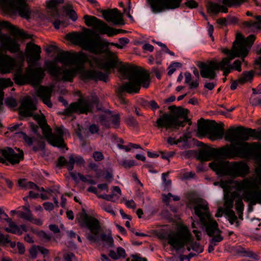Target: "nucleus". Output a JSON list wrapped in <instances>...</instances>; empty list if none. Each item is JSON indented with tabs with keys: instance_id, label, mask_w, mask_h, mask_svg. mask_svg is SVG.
I'll use <instances>...</instances> for the list:
<instances>
[{
	"instance_id": "obj_31",
	"label": "nucleus",
	"mask_w": 261,
	"mask_h": 261,
	"mask_svg": "<svg viewBox=\"0 0 261 261\" xmlns=\"http://www.w3.org/2000/svg\"><path fill=\"white\" fill-rule=\"evenodd\" d=\"M256 39V37L255 35H250L248 36L245 39H238V37H237V39L236 40V42L238 43L239 44H241L244 49H245L244 51H246V56L248 55V53L249 52V49H250L251 47L254 43V42Z\"/></svg>"
},
{
	"instance_id": "obj_15",
	"label": "nucleus",
	"mask_w": 261,
	"mask_h": 261,
	"mask_svg": "<svg viewBox=\"0 0 261 261\" xmlns=\"http://www.w3.org/2000/svg\"><path fill=\"white\" fill-rule=\"evenodd\" d=\"M168 109L172 112L171 116L175 121V124L178 128L184 126L185 123L188 122H190L189 124H191V122L188 116L189 113L188 109L181 107H176L174 105L169 106Z\"/></svg>"
},
{
	"instance_id": "obj_38",
	"label": "nucleus",
	"mask_w": 261,
	"mask_h": 261,
	"mask_svg": "<svg viewBox=\"0 0 261 261\" xmlns=\"http://www.w3.org/2000/svg\"><path fill=\"white\" fill-rule=\"evenodd\" d=\"M242 24L244 28L248 32H254L261 29V25H259V23L252 20L243 21Z\"/></svg>"
},
{
	"instance_id": "obj_22",
	"label": "nucleus",
	"mask_w": 261,
	"mask_h": 261,
	"mask_svg": "<svg viewBox=\"0 0 261 261\" xmlns=\"http://www.w3.org/2000/svg\"><path fill=\"white\" fill-rule=\"evenodd\" d=\"M16 65L15 59L10 56L4 54L0 55V72L2 74L10 73Z\"/></svg>"
},
{
	"instance_id": "obj_49",
	"label": "nucleus",
	"mask_w": 261,
	"mask_h": 261,
	"mask_svg": "<svg viewBox=\"0 0 261 261\" xmlns=\"http://www.w3.org/2000/svg\"><path fill=\"white\" fill-rule=\"evenodd\" d=\"M236 209L238 214H243L244 211V204L241 198H239L236 200Z\"/></svg>"
},
{
	"instance_id": "obj_2",
	"label": "nucleus",
	"mask_w": 261,
	"mask_h": 261,
	"mask_svg": "<svg viewBox=\"0 0 261 261\" xmlns=\"http://www.w3.org/2000/svg\"><path fill=\"white\" fill-rule=\"evenodd\" d=\"M66 38L79 45L83 49L90 53L95 54L103 53L106 54L107 61L100 65V68L107 71L106 73L94 70H88L83 73V76L86 80L107 82L109 74V71L111 69L116 68L118 64V58L115 53L108 49L104 50V48L108 46V43L101 41L97 35L92 39L88 36L86 33L80 32L68 33L66 35Z\"/></svg>"
},
{
	"instance_id": "obj_54",
	"label": "nucleus",
	"mask_w": 261,
	"mask_h": 261,
	"mask_svg": "<svg viewBox=\"0 0 261 261\" xmlns=\"http://www.w3.org/2000/svg\"><path fill=\"white\" fill-rule=\"evenodd\" d=\"M101 208H102V210H103V211L108 213L111 214L112 215L115 216V211L110 204L106 203L103 204L101 205Z\"/></svg>"
},
{
	"instance_id": "obj_32",
	"label": "nucleus",
	"mask_w": 261,
	"mask_h": 261,
	"mask_svg": "<svg viewBox=\"0 0 261 261\" xmlns=\"http://www.w3.org/2000/svg\"><path fill=\"white\" fill-rule=\"evenodd\" d=\"M73 53L68 51H62L57 57L59 62L65 65H72Z\"/></svg>"
},
{
	"instance_id": "obj_34",
	"label": "nucleus",
	"mask_w": 261,
	"mask_h": 261,
	"mask_svg": "<svg viewBox=\"0 0 261 261\" xmlns=\"http://www.w3.org/2000/svg\"><path fill=\"white\" fill-rule=\"evenodd\" d=\"M76 163L77 165H84L85 161L81 156L71 154L69 156V161L67 162V169L69 171H72L74 168V164Z\"/></svg>"
},
{
	"instance_id": "obj_20",
	"label": "nucleus",
	"mask_w": 261,
	"mask_h": 261,
	"mask_svg": "<svg viewBox=\"0 0 261 261\" xmlns=\"http://www.w3.org/2000/svg\"><path fill=\"white\" fill-rule=\"evenodd\" d=\"M85 24L89 27H92L100 34H104L107 24L96 17L85 15L83 17Z\"/></svg>"
},
{
	"instance_id": "obj_10",
	"label": "nucleus",
	"mask_w": 261,
	"mask_h": 261,
	"mask_svg": "<svg viewBox=\"0 0 261 261\" xmlns=\"http://www.w3.org/2000/svg\"><path fill=\"white\" fill-rule=\"evenodd\" d=\"M258 143L261 145V143ZM260 151L261 152V150L257 152V157L250 159H260V163H259L257 167L256 168L255 170L257 176L256 178L250 177L244 179L238 185L239 189L244 190H255L258 189L259 186L261 185V154H259Z\"/></svg>"
},
{
	"instance_id": "obj_64",
	"label": "nucleus",
	"mask_w": 261,
	"mask_h": 261,
	"mask_svg": "<svg viewBox=\"0 0 261 261\" xmlns=\"http://www.w3.org/2000/svg\"><path fill=\"white\" fill-rule=\"evenodd\" d=\"M213 237L210 240V242L213 244H217V243L221 242L223 240V237L220 234L213 236Z\"/></svg>"
},
{
	"instance_id": "obj_51",
	"label": "nucleus",
	"mask_w": 261,
	"mask_h": 261,
	"mask_svg": "<svg viewBox=\"0 0 261 261\" xmlns=\"http://www.w3.org/2000/svg\"><path fill=\"white\" fill-rule=\"evenodd\" d=\"M19 218H22L26 220H31L32 215L31 212H24L22 211H18L17 212Z\"/></svg>"
},
{
	"instance_id": "obj_14",
	"label": "nucleus",
	"mask_w": 261,
	"mask_h": 261,
	"mask_svg": "<svg viewBox=\"0 0 261 261\" xmlns=\"http://www.w3.org/2000/svg\"><path fill=\"white\" fill-rule=\"evenodd\" d=\"M93 106L88 101L80 99L78 102H72L69 106L64 110L63 114L70 116L73 113L87 114L92 112Z\"/></svg>"
},
{
	"instance_id": "obj_6",
	"label": "nucleus",
	"mask_w": 261,
	"mask_h": 261,
	"mask_svg": "<svg viewBox=\"0 0 261 261\" xmlns=\"http://www.w3.org/2000/svg\"><path fill=\"white\" fill-rule=\"evenodd\" d=\"M190 201L195 204L193 207L195 214L199 218L200 222L205 228L207 235L212 237L216 232L220 233L221 231L218 228V223L211 217L207 201L201 198H194Z\"/></svg>"
},
{
	"instance_id": "obj_57",
	"label": "nucleus",
	"mask_w": 261,
	"mask_h": 261,
	"mask_svg": "<svg viewBox=\"0 0 261 261\" xmlns=\"http://www.w3.org/2000/svg\"><path fill=\"white\" fill-rule=\"evenodd\" d=\"M236 252L240 254L243 256H247L249 257H252L254 254L252 252H247L245 250L244 248H238L236 249Z\"/></svg>"
},
{
	"instance_id": "obj_23",
	"label": "nucleus",
	"mask_w": 261,
	"mask_h": 261,
	"mask_svg": "<svg viewBox=\"0 0 261 261\" xmlns=\"http://www.w3.org/2000/svg\"><path fill=\"white\" fill-rule=\"evenodd\" d=\"M155 123L154 126L158 128H165L168 129L172 128H178L175 124V121L173 119L171 114L168 113H164L162 115H161L159 118L157 119Z\"/></svg>"
},
{
	"instance_id": "obj_62",
	"label": "nucleus",
	"mask_w": 261,
	"mask_h": 261,
	"mask_svg": "<svg viewBox=\"0 0 261 261\" xmlns=\"http://www.w3.org/2000/svg\"><path fill=\"white\" fill-rule=\"evenodd\" d=\"M151 71L154 73L158 79H160L161 78V74L163 72L162 68L160 69L158 67H153L152 68Z\"/></svg>"
},
{
	"instance_id": "obj_4",
	"label": "nucleus",
	"mask_w": 261,
	"mask_h": 261,
	"mask_svg": "<svg viewBox=\"0 0 261 261\" xmlns=\"http://www.w3.org/2000/svg\"><path fill=\"white\" fill-rule=\"evenodd\" d=\"M119 70L126 76L129 81L118 88L119 92L138 93L141 86L146 89L149 87L150 79L149 74L146 70L138 67L129 65H122Z\"/></svg>"
},
{
	"instance_id": "obj_21",
	"label": "nucleus",
	"mask_w": 261,
	"mask_h": 261,
	"mask_svg": "<svg viewBox=\"0 0 261 261\" xmlns=\"http://www.w3.org/2000/svg\"><path fill=\"white\" fill-rule=\"evenodd\" d=\"M18 150L19 152L17 153L12 148L6 147L2 149L1 154L6 162L8 161L10 164L14 165L19 163L21 160L23 159V152L19 149Z\"/></svg>"
},
{
	"instance_id": "obj_7",
	"label": "nucleus",
	"mask_w": 261,
	"mask_h": 261,
	"mask_svg": "<svg viewBox=\"0 0 261 261\" xmlns=\"http://www.w3.org/2000/svg\"><path fill=\"white\" fill-rule=\"evenodd\" d=\"M198 132L203 135L208 134L212 140L221 139L224 135V124L201 118L198 121Z\"/></svg>"
},
{
	"instance_id": "obj_35",
	"label": "nucleus",
	"mask_w": 261,
	"mask_h": 261,
	"mask_svg": "<svg viewBox=\"0 0 261 261\" xmlns=\"http://www.w3.org/2000/svg\"><path fill=\"white\" fill-rule=\"evenodd\" d=\"M15 8L19 12V15L24 18H28L30 15V12L27 3H15Z\"/></svg>"
},
{
	"instance_id": "obj_36",
	"label": "nucleus",
	"mask_w": 261,
	"mask_h": 261,
	"mask_svg": "<svg viewBox=\"0 0 261 261\" xmlns=\"http://www.w3.org/2000/svg\"><path fill=\"white\" fill-rule=\"evenodd\" d=\"M15 0H0V8L5 12H11L15 10Z\"/></svg>"
},
{
	"instance_id": "obj_17",
	"label": "nucleus",
	"mask_w": 261,
	"mask_h": 261,
	"mask_svg": "<svg viewBox=\"0 0 261 261\" xmlns=\"http://www.w3.org/2000/svg\"><path fill=\"white\" fill-rule=\"evenodd\" d=\"M35 65L29 64L26 70L28 82L32 85H39L45 76L44 70L41 67L33 68Z\"/></svg>"
},
{
	"instance_id": "obj_44",
	"label": "nucleus",
	"mask_w": 261,
	"mask_h": 261,
	"mask_svg": "<svg viewBox=\"0 0 261 261\" xmlns=\"http://www.w3.org/2000/svg\"><path fill=\"white\" fill-rule=\"evenodd\" d=\"M220 5L212 2H209L207 5L208 12L214 14H218L220 12Z\"/></svg>"
},
{
	"instance_id": "obj_50",
	"label": "nucleus",
	"mask_w": 261,
	"mask_h": 261,
	"mask_svg": "<svg viewBox=\"0 0 261 261\" xmlns=\"http://www.w3.org/2000/svg\"><path fill=\"white\" fill-rule=\"evenodd\" d=\"M226 215L228 217V221L231 224H233L234 222L237 220V217L235 215L233 211L232 210H226Z\"/></svg>"
},
{
	"instance_id": "obj_12",
	"label": "nucleus",
	"mask_w": 261,
	"mask_h": 261,
	"mask_svg": "<svg viewBox=\"0 0 261 261\" xmlns=\"http://www.w3.org/2000/svg\"><path fill=\"white\" fill-rule=\"evenodd\" d=\"M228 176L233 178L244 177L250 173V168L243 161L229 162Z\"/></svg>"
},
{
	"instance_id": "obj_27",
	"label": "nucleus",
	"mask_w": 261,
	"mask_h": 261,
	"mask_svg": "<svg viewBox=\"0 0 261 261\" xmlns=\"http://www.w3.org/2000/svg\"><path fill=\"white\" fill-rule=\"evenodd\" d=\"M4 220L9 223V227H6L5 230L7 232L12 233L13 234L21 235L23 232H26L27 229L26 226L24 224L19 226L17 225L11 219L9 218L8 216L5 217Z\"/></svg>"
},
{
	"instance_id": "obj_30",
	"label": "nucleus",
	"mask_w": 261,
	"mask_h": 261,
	"mask_svg": "<svg viewBox=\"0 0 261 261\" xmlns=\"http://www.w3.org/2000/svg\"><path fill=\"white\" fill-rule=\"evenodd\" d=\"M89 62L87 55L83 52L74 53L72 65H76L79 68H83L86 63Z\"/></svg>"
},
{
	"instance_id": "obj_53",
	"label": "nucleus",
	"mask_w": 261,
	"mask_h": 261,
	"mask_svg": "<svg viewBox=\"0 0 261 261\" xmlns=\"http://www.w3.org/2000/svg\"><path fill=\"white\" fill-rule=\"evenodd\" d=\"M63 258L65 261H77L74 254L71 252H67L63 254Z\"/></svg>"
},
{
	"instance_id": "obj_24",
	"label": "nucleus",
	"mask_w": 261,
	"mask_h": 261,
	"mask_svg": "<svg viewBox=\"0 0 261 261\" xmlns=\"http://www.w3.org/2000/svg\"><path fill=\"white\" fill-rule=\"evenodd\" d=\"M229 161H215L209 167L219 176H228Z\"/></svg>"
},
{
	"instance_id": "obj_60",
	"label": "nucleus",
	"mask_w": 261,
	"mask_h": 261,
	"mask_svg": "<svg viewBox=\"0 0 261 261\" xmlns=\"http://www.w3.org/2000/svg\"><path fill=\"white\" fill-rule=\"evenodd\" d=\"M0 84L5 87H11L13 83L10 79H0Z\"/></svg>"
},
{
	"instance_id": "obj_63",
	"label": "nucleus",
	"mask_w": 261,
	"mask_h": 261,
	"mask_svg": "<svg viewBox=\"0 0 261 261\" xmlns=\"http://www.w3.org/2000/svg\"><path fill=\"white\" fill-rule=\"evenodd\" d=\"M67 162L65 158L63 156H60L58 160V163L57 164L58 167L61 168V167L66 165V167L67 168Z\"/></svg>"
},
{
	"instance_id": "obj_46",
	"label": "nucleus",
	"mask_w": 261,
	"mask_h": 261,
	"mask_svg": "<svg viewBox=\"0 0 261 261\" xmlns=\"http://www.w3.org/2000/svg\"><path fill=\"white\" fill-rule=\"evenodd\" d=\"M248 0H222V3L223 5L231 7L235 5H240Z\"/></svg>"
},
{
	"instance_id": "obj_55",
	"label": "nucleus",
	"mask_w": 261,
	"mask_h": 261,
	"mask_svg": "<svg viewBox=\"0 0 261 261\" xmlns=\"http://www.w3.org/2000/svg\"><path fill=\"white\" fill-rule=\"evenodd\" d=\"M6 105L10 108H14L17 106L16 100L13 97H9L5 100Z\"/></svg>"
},
{
	"instance_id": "obj_28",
	"label": "nucleus",
	"mask_w": 261,
	"mask_h": 261,
	"mask_svg": "<svg viewBox=\"0 0 261 261\" xmlns=\"http://www.w3.org/2000/svg\"><path fill=\"white\" fill-rule=\"evenodd\" d=\"M50 144L54 146L63 148L65 146L63 137L57 136L51 133V130L44 136Z\"/></svg>"
},
{
	"instance_id": "obj_19",
	"label": "nucleus",
	"mask_w": 261,
	"mask_h": 261,
	"mask_svg": "<svg viewBox=\"0 0 261 261\" xmlns=\"http://www.w3.org/2000/svg\"><path fill=\"white\" fill-rule=\"evenodd\" d=\"M103 18L108 22H112L115 25L124 24L123 15L117 8L102 10L101 11Z\"/></svg>"
},
{
	"instance_id": "obj_8",
	"label": "nucleus",
	"mask_w": 261,
	"mask_h": 261,
	"mask_svg": "<svg viewBox=\"0 0 261 261\" xmlns=\"http://www.w3.org/2000/svg\"><path fill=\"white\" fill-rule=\"evenodd\" d=\"M45 70L57 80L64 82H72L75 76L76 70L74 68L62 70L54 61H46L44 63Z\"/></svg>"
},
{
	"instance_id": "obj_43",
	"label": "nucleus",
	"mask_w": 261,
	"mask_h": 261,
	"mask_svg": "<svg viewBox=\"0 0 261 261\" xmlns=\"http://www.w3.org/2000/svg\"><path fill=\"white\" fill-rule=\"evenodd\" d=\"M15 134H18L20 138H22L29 146H32L33 143L36 141L34 137H29L23 132H20Z\"/></svg>"
},
{
	"instance_id": "obj_13",
	"label": "nucleus",
	"mask_w": 261,
	"mask_h": 261,
	"mask_svg": "<svg viewBox=\"0 0 261 261\" xmlns=\"http://www.w3.org/2000/svg\"><path fill=\"white\" fill-rule=\"evenodd\" d=\"M120 115L119 114L113 115L112 111L108 110L105 113L98 115L96 121L106 128H110L111 124L115 128L119 127L120 125Z\"/></svg>"
},
{
	"instance_id": "obj_1",
	"label": "nucleus",
	"mask_w": 261,
	"mask_h": 261,
	"mask_svg": "<svg viewBox=\"0 0 261 261\" xmlns=\"http://www.w3.org/2000/svg\"><path fill=\"white\" fill-rule=\"evenodd\" d=\"M250 138L261 139V130L246 128L242 126L230 127L226 132L224 138L231 142L219 148L207 147L200 150L197 159L201 161H208L212 159L249 160L257 156V152L261 150L258 142H247Z\"/></svg>"
},
{
	"instance_id": "obj_48",
	"label": "nucleus",
	"mask_w": 261,
	"mask_h": 261,
	"mask_svg": "<svg viewBox=\"0 0 261 261\" xmlns=\"http://www.w3.org/2000/svg\"><path fill=\"white\" fill-rule=\"evenodd\" d=\"M64 2V0H49L46 2V5L49 9L56 8L59 5L63 4Z\"/></svg>"
},
{
	"instance_id": "obj_26",
	"label": "nucleus",
	"mask_w": 261,
	"mask_h": 261,
	"mask_svg": "<svg viewBox=\"0 0 261 261\" xmlns=\"http://www.w3.org/2000/svg\"><path fill=\"white\" fill-rule=\"evenodd\" d=\"M52 89L48 87L40 86L36 92L37 95L39 97L43 103L48 107H53L52 102L50 100Z\"/></svg>"
},
{
	"instance_id": "obj_40",
	"label": "nucleus",
	"mask_w": 261,
	"mask_h": 261,
	"mask_svg": "<svg viewBox=\"0 0 261 261\" xmlns=\"http://www.w3.org/2000/svg\"><path fill=\"white\" fill-rule=\"evenodd\" d=\"M254 76V72L252 70L243 72L242 76L238 79V82L240 85H243L247 82H251Z\"/></svg>"
},
{
	"instance_id": "obj_5",
	"label": "nucleus",
	"mask_w": 261,
	"mask_h": 261,
	"mask_svg": "<svg viewBox=\"0 0 261 261\" xmlns=\"http://www.w3.org/2000/svg\"><path fill=\"white\" fill-rule=\"evenodd\" d=\"M79 222L81 227H85L89 230L90 232L87 234L86 238L91 243H97L101 240L106 242L109 246L114 247V240L112 237L105 233L99 236V233L101 230L99 221L96 218L89 216L84 209L81 214Z\"/></svg>"
},
{
	"instance_id": "obj_58",
	"label": "nucleus",
	"mask_w": 261,
	"mask_h": 261,
	"mask_svg": "<svg viewBox=\"0 0 261 261\" xmlns=\"http://www.w3.org/2000/svg\"><path fill=\"white\" fill-rule=\"evenodd\" d=\"M45 148V143L42 140H39L38 142V144L37 146H34L33 147L32 149L35 152H37L39 150H43Z\"/></svg>"
},
{
	"instance_id": "obj_47",
	"label": "nucleus",
	"mask_w": 261,
	"mask_h": 261,
	"mask_svg": "<svg viewBox=\"0 0 261 261\" xmlns=\"http://www.w3.org/2000/svg\"><path fill=\"white\" fill-rule=\"evenodd\" d=\"M119 164L125 169H129L136 165V162L134 160L124 159L119 162Z\"/></svg>"
},
{
	"instance_id": "obj_37",
	"label": "nucleus",
	"mask_w": 261,
	"mask_h": 261,
	"mask_svg": "<svg viewBox=\"0 0 261 261\" xmlns=\"http://www.w3.org/2000/svg\"><path fill=\"white\" fill-rule=\"evenodd\" d=\"M126 255L124 249L121 247L117 248V252L113 250H110L109 253V256L114 260H117L120 258H125Z\"/></svg>"
},
{
	"instance_id": "obj_18",
	"label": "nucleus",
	"mask_w": 261,
	"mask_h": 261,
	"mask_svg": "<svg viewBox=\"0 0 261 261\" xmlns=\"http://www.w3.org/2000/svg\"><path fill=\"white\" fill-rule=\"evenodd\" d=\"M41 52L40 46L32 42L28 43L25 49V54L28 64L35 65L41 59Z\"/></svg>"
},
{
	"instance_id": "obj_56",
	"label": "nucleus",
	"mask_w": 261,
	"mask_h": 261,
	"mask_svg": "<svg viewBox=\"0 0 261 261\" xmlns=\"http://www.w3.org/2000/svg\"><path fill=\"white\" fill-rule=\"evenodd\" d=\"M88 129L90 134L92 135L98 134L99 131V127L97 124H92L89 125Z\"/></svg>"
},
{
	"instance_id": "obj_25",
	"label": "nucleus",
	"mask_w": 261,
	"mask_h": 261,
	"mask_svg": "<svg viewBox=\"0 0 261 261\" xmlns=\"http://www.w3.org/2000/svg\"><path fill=\"white\" fill-rule=\"evenodd\" d=\"M244 200L249 202V205H254L256 203L261 204V189L245 191L243 194Z\"/></svg>"
},
{
	"instance_id": "obj_16",
	"label": "nucleus",
	"mask_w": 261,
	"mask_h": 261,
	"mask_svg": "<svg viewBox=\"0 0 261 261\" xmlns=\"http://www.w3.org/2000/svg\"><path fill=\"white\" fill-rule=\"evenodd\" d=\"M37 109L36 102L30 96L24 97L21 100L19 115L23 117H33Z\"/></svg>"
},
{
	"instance_id": "obj_9",
	"label": "nucleus",
	"mask_w": 261,
	"mask_h": 261,
	"mask_svg": "<svg viewBox=\"0 0 261 261\" xmlns=\"http://www.w3.org/2000/svg\"><path fill=\"white\" fill-rule=\"evenodd\" d=\"M168 243L173 248L178 249L184 247L185 244L190 243L192 235L188 228L183 227L179 231L174 234H169L167 237Z\"/></svg>"
},
{
	"instance_id": "obj_11",
	"label": "nucleus",
	"mask_w": 261,
	"mask_h": 261,
	"mask_svg": "<svg viewBox=\"0 0 261 261\" xmlns=\"http://www.w3.org/2000/svg\"><path fill=\"white\" fill-rule=\"evenodd\" d=\"M152 12L159 13L166 10L179 7L181 0H147Z\"/></svg>"
},
{
	"instance_id": "obj_33",
	"label": "nucleus",
	"mask_w": 261,
	"mask_h": 261,
	"mask_svg": "<svg viewBox=\"0 0 261 261\" xmlns=\"http://www.w3.org/2000/svg\"><path fill=\"white\" fill-rule=\"evenodd\" d=\"M33 118L37 122L39 126L42 128L44 136L46 134L48 131L51 130L44 116H40L38 114H35L33 116Z\"/></svg>"
},
{
	"instance_id": "obj_52",
	"label": "nucleus",
	"mask_w": 261,
	"mask_h": 261,
	"mask_svg": "<svg viewBox=\"0 0 261 261\" xmlns=\"http://www.w3.org/2000/svg\"><path fill=\"white\" fill-rule=\"evenodd\" d=\"M125 123L129 126H132L134 127L138 125V122L137 120L134 117L132 116H129L125 118Z\"/></svg>"
},
{
	"instance_id": "obj_59",
	"label": "nucleus",
	"mask_w": 261,
	"mask_h": 261,
	"mask_svg": "<svg viewBox=\"0 0 261 261\" xmlns=\"http://www.w3.org/2000/svg\"><path fill=\"white\" fill-rule=\"evenodd\" d=\"M93 158L96 162H99L103 160L104 156L102 153L100 151H94L93 153Z\"/></svg>"
},
{
	"instance_id": "obj_45",
	"label": "nucleus",
	"mask_w": 261,
	"mask_h": 261,
	"mask_svg": "<svg viewBox=\"0 0 261 261\" xmlns=\"http://www.w3.org/2000/svg\"><path fill=\"white\" fill-rule=\"evenodd\" d=\"M234 199V196L233 194H231L230 196H225V202L224 205L227 210H231L233 206V201Z\"/></svg>"
},
{
	"instance_id": "obj_41",
	"label": "nucleus",
	"mask_w": 261,
	"mask_h": 261,
	"mask_svg": "<svg viewBox=\"0 0 261 261\" xmlns=\"http://www.w3.org/2000/svg\"><path fill=\"white\" fill-rule=\"evenodd\" d=\"M63 10L69 16V18L73 21H75L77 19V15L76 12L72 9V6L71 5L64 6Z\"/></svg>"
},
{
	"instance_id": "obj_61",
	"label": "nucleus",
	"mask_w": 261,
	"mask_h": 261,
	"mask_svg": "<svg viewBox=\"0 0 261 261\" xmlns=\"http://www.w3.org/2000/svg\"><path fill=\"white\" fill-rule=\"evenodd\" d=\"M184 5L190 9L196 8L198 7V4L194 0H189L185 2Z\"/></svg>"
},
{
	"instance_id": "obj_29",
	"label": "nucleus",
	"mask_w": 261,
	"mask_h": 261,
	"mask_svg": "<svg viewBox=\"0 0 261 261\" xmlns=\"http://www.w3.org/2000/svg\"><path fill=\"white\" fill-rule=\"evenodd\" d=\"M242 61L239 60H235L232 64L229 63L226 66H224L223 68L218 67V70L223 71V75L227 76L232 70H236L238 72L242 71L241 68Z\"/></svg>"
},
{
	"instance_id": "obj_42",
	"label": "nucleus",
	"mask_w": 261,
	"mask_h": 261,
	"mask_svg": "<svg viewBox=\"0 0 261 261\" xmlns=\"http://www.w3.org/2000/svg\"><path fill=\"white\" fill-rule=\"evenodd\" d=\"M125 31L121 29H116L107 25L104 34H107L109 37L114 36L119 33H124Z\"/></svg>"
},
{
	"instance_id": "obj_39",
	"label": "nucleus",
	"mask_w": 261,
	"mask_h": 261,
	"mask_svg": "<svg viewBox=\"0 0 261 261\" xmlns=\"http://www.w3.org/2000/svg\"><path fill=\"white\" fill-rule=\"evenodd\" d=\"M13 80L15 84L19 85H24L26 83H29L27 72H25V74H22L20 70L18 71L15 74Z\"/></svg>"
},
{
	"instance_id": "obj_3",
	"label": "nucleus",
	"mask_w": 261,
	"mask_h": 261,
	"mask_svg": "<svg viewBox=\"0 0 261 261\" xmlns=\"http://www.w3.org/2000/svg\"><path fill=\"white\" fill-rule=\"evenodd\" d=\"M236 41L233 43L231 49L224 48L222 52L228 55L227 57L223 58L222 60L218 62L215 60L209 61L207 62L198 61L196 65L200 69V75L203 78L214 80L217 76L216 71L218 70V67L223 68L226 66L231 61L237 57H241L242 59V62L244 61V58L246 57V51L241 44H239Z\"/></svg>"
}]
</instances>
